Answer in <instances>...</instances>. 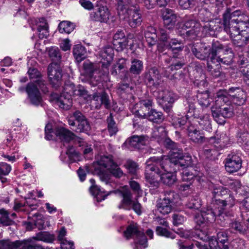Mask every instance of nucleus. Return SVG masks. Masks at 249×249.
I'll list each match as a JSON object with an SVG mask.
<instances>
[{
    "mask_svg": "<svg viewBox=\"0 0 249 249\" xmlns=\"http://www.w3.org/2000/svg\"><path fill=\"white\" fill-rule=\"evenodd\" d=\"M181 165L176 161H172L171 158L165 156L149 158L146 162L145 178L146 181L154 187H158L159 182L156 174L159 176L165 171H174L176 173L180 170Z\"/></svg>",
    "mask_w": 249,
    "mask_h": 249,
    "instance_id": "obj_1",
    "label": "nucleus"
},
{
    "mask_svg": "<svg viewBox=\"0 0 249 249\" xmlns=\"http://www.w3.org/2000/svg\"><path fill=\"white\" fill-rule=\"evenodd\" d=\"M216 93L214 105L211 107L212 115L214 120L220 124H224L226 119L231 118L234 115L239 117L242 116L243 108L242 107L234 108L233 105L229 101L225 95Z\"/></svg>",
    "mask_w": 249,
    "mask_h": 249,
    "instance_id": "obj_2",
    "label": "nucleus"
},
{
    "mask_svg": "<svg viewBox=\"0 0 249 249\" xmlns=\"http://www.w3.org/2000/svg\"><path fill=\"white\" fill-rule=\"evenodd\" d=\"M75 95L83 97L84 99H91L95 102L96 109L101 108L102 105L104 106L106 108H109L110 107V103L109 97L106 90L104 88H99L95 91L92 97L89 94L88 91L84 87L78 86L76 88L75 92Z\"/></svg>",
    "mask_w": 249,
    "mask_h": 249,
    "instance_id": "obj_3",
    "label": "nucleus"
},
{
    "mask_svg": "<svg viewBox=\"0 0 249 249\" xmlns=\"http://www.w3.org/2000/svg\"><path fill=\"white\" fill-rule=\"evenodd\" d=\"M213 53L211 61L215 60L217 63L230 65L233 62L234 53L232 49L228 45L225 46L216 41L213 42Z\"/></svg>",
    "mask_w": 249,
    "mask_h": 249,
    "instance_id": "obj_4",
    "label": "nucleus"
},
{
    "mask_svg": "<svg viewBox=\"0 0 249 249\" xmlns=\"http://www.w3.org/2000/svg\"><path fill=\"white\" fill-rule=\"evenodd\" d=\"M247 20L249 19L241 11L231 12V9L227 8L222 15L221 25L224 30L239 29Z\"/></svg>",
    "mask_w": 249,
    "mask_h": 249,
    "instance_id": "obj_5",
    "label": "nucleus"
},
{
    "mask_svg": "<svg viewBox=\"0 0 249 249\" xmlns=\"http://www.w3.org/2000/svg\"><path fill=\"white\" fill-rule=\"evenodd\" d=\"M164 145L166 148L170 149L168 157L174 162L176 161L181 168H187L192 164V159L191 156L184 154L182 150L178 148L176 143L170 139H166Z\"/></svg>",
    "mask_w": 249,
    "mask_h": 249,
    "instance_id": "obj_6",
    "label": "nucleus"
},
{
    "mask_svg": "<svg viewBox=\"0 0 249 249\" xmlns=\"http://www.w3.org/2000/svg\"><path fill=\"white\" fill-rule=\"evenodd\" d=\"M93 166L92 174L98 176L102 181L107 184L109 181L110 175L105 169L109 170L112 167H117V164L113 161L112 156L109 155L102 156L100 159L97 161V164Z\"/></svg>",
    "mask_w": 249,
    "mask_h": 249,
    "instance_id": "obj_7",
    "label": "nucleus"
},
{
    "mask_svg": "<svg viewBox=\"0 0 249 249\" xmlns=\"http://www.w3.org/2000/svg\"><path fill=\"white\" fill-rule=\"evenodd\" d=\"M118 192L123 197L120 204L118 206L119 209L130 211L133 210L138 215L142 214V207L141 204L136 199H133V195L130 189L124 187L122 190H118Z\"/></svg>",
    "mask_w": 249,
    "mask_h": 249,
    "instance_id": "obj_8",
    "label": "nucleus"
},
{
    "mask_svg": "<svg viewBox=\"0 0 249 249\" xmlns=\"http://www.w3.org/2000/svg\"><path fill=\"white\" fill-rule=\"evenodd\" d=\"M217 219L215 223V228L221 230L226 227V223L222 220H218L217 213L212 209H208L205 211H202L200 213H196L194 216V221L197 225L204 227L214 220L215 217Z\"/></svg>",
    "mask_w": 249,
    "mask_h": 249,
    "instance_id": "obj_9",
    "label": "nucleus"
},
{
    "mask_svg": "<svg viewBox=\"0 0 249 249\" xmlns=\"http://www.w3.org/2000/svg\"><path fill=\"white\" fill-rule=\"evenodd\" d=\"M217 92L222 96L225 95L229 102L238 106L245 104L247 100V92L239 87H231L228 90H219Z\"/></svg>",
    "mask_w": 249,
    "mask_h": 249,
    "instance_id": "obj_10",
    "label": "nucleus"
},
{
    "mask_svg": "<svg viewBox=\"0 0 249 249\" xmlns=\"http://www.w3.org/2000/svg\"><path fill=\"white\" fill-rule=\"evenodd\" d=\"M201 25L195 20H189L181 24L178 27V34L183 38H194L201 30Z\"/></svg>",
    "mask_w": 249,
    "mask_h": 249,
    "instance_id": "obj_11",
    "label": "nucleus"
},
{
    "mask_svg": "<svg viewBox=\"0 0 249 249\" xmlns=\"http://www.w3.org/2000/svg\"><path fill=\"white\" fill-rule=\"evenodd\" d=\"M111 75L114 76L119 75L120 78L124 82H130L131 77L129 76V72L127 69V60L121 58L112 66L110 70Z\"/></svg>",
    "mask_w": 249,
    "mask_h": 249,
    "instance_id": "obj_12",
    "label": "nucleus"
},
{
    "mask_svg": "<svg viewBox=\"0 0 249 249\" xmlns=\"http://www.w3.org/2000/svg\"><path fill=\"white\" fill-rule=\"evenodd\" d=\"M191 51L195 57L200 60H206L211 58L213 53V43L211 47L204 42L194 44L191 47Z\"/></svg>",
    "mask_w": 249,
    "mask_h": 249,
    "instance_id": "obj_13",
    "label": "nucleus"
},
{
    "mask_svg": "<svg viewBox=\"0 0 249 249\" xmlns=\"http://www.w3.org/2000/svg\"><path fill=\"white\" fill-rule=\"evenodd\" d=\"M143 81L149 88L158 89L162 83L160 72L156 67L147 70L143 74Z\"/></svg>",
    "mask_w": 249,
    "mask_h": 249,
    "instance_id": "obj_14",
    "label": "nucleus"
},
{
    "mask_svg": "<svg viewBox=\"0 0 249 249\" xmlns=\"http://www.w3.org/2000/svg\"><path fill=\"white\" fill-rule=\"evenodd\" d=\"M137 0H116V7L120 18L128 19L131 11L136 10Z\"/></svg>",
    "mask_w": 249,
    "mask_h": 249,
    "instance_id": "obj_15",
    "label": "nucleus"
},
{
    "mask_svg": "<svg viewBox=\"0 0 249 249\" xmlns=\"http://www.w3.org/2000/svg\"><path fill=\"white\" fill-rule=\"evenodd\" d=\"M48 75L53 88L56 89L61 86L62 70L59 65L50 64L48 67Z\"/></svg>",
    "mask_w": 249,
    "mask_h": 249,
    "instance_id": "obj_16",
    "label": "nucleus"
},
{
    "mask_svg": "<svg viewBox=\"0 0 249 249\" xmlns=\"http://www.w3.org/2000/svg\"><path fill=\"white\" fill-rule=\"evenodd\" d=\"M210 141L212 144L210 146L205 145L203 148V152L206 158L214 160L220 154L218 151L221 150L223 146L220 144V139H216L215 137L210 138Z\"/></svg>",
    "mask_w": 249,
    "mask_h": 249,
    "instance_id": "obj_17",
    "label": "nucleus"
},
{
    "mask_svg": "<svg viewBox=\"0 0 249 249\" xmlns=\"http://www.w3.org/2000/svg\"><path fill=\"white\" fill-rule=\"evenodd\" d=\"M215 204L218 206V210L215 211L217 213L218 217L217 221L218 220H221L223 214L227 215L226 207L229 206L231 208L235 204V198L231 191L230 190L229 192L225 195V196L222 197Z\"/></svg>",
    "mask_w": 249,
    "mask_h": 249,
    "instance_id": "obj_18",
    "label": "nucleus"
},
{
    "mask_svg": "<svg viewBox=\"0 0 249 249\" xmlns=\"http://www.w3.org/2000/svg\"><path fill=\"white\" fill-rule=\"evenodd\" d=\"M38 87L34 83H29L26 87V92L30 103L35 106H42L43 99Z\"/></svg>",
    "mask_w": 249,
    "mask_h": 249,
    "instance_id": "obj_19",
    "label": "nucleus"
},
{
    "mask_svg": "<svg viewBox=\"0 0 249 249\" xmlns=\"http://www.w3.org/2000/svg\"><path fill=\"white\" fill-rule=\"evenodd\" d=\"M160 104L167 113L172 110L173 104L177 99L176 95L171 91L164 90L159 94Z\"/></svg>",
    "mask_w": 249,
    "mask_h": 249,
    "instance_id": "obj_20",
    "label": "nucleus"
},
{
    "mask_svg": "<svg viewBox=\"0 0 249 249\" xmlns=\"http://www.w3.org/2000/svg\"><path fill=\"white\" fill-rule=\"evenodd\" d=\"M90 19L100 23H107L109 17V11L106 6L97 5L93 11L90 14Z\"/></svg>",
    "mask_w": 249,
    "mask_h": 249,
    "instance_id": "obj_21",
    "label": "nucleus"
},
{
    "mask_svg": "<svg viewBox=\"0 0 249 249\" xmlns=\"http://www.w3.org/2000/svg\"><path fill=\"white\" fill-rule=\"evenodd\" d=\"M225 168L229 173L238 171L242 166L241 158L234 154H229L224 160Z\"/></svg>",
    "mask_w": 249,
    "mask_h": 249,
    "instance_id": "obj_22",
    "label": "nucleus"
},
{
    "mask_svg": "<svg viewBox=\"0 0 249 249\" xmlns=\"http://www.w3.org/2000/svg\"><path fill=\"white\" fill-rule=\"evenodd\" d=\"M124 235L127 239L131 237L132 235H136L139 244L143 246L145 248L147 247V238L143 232L141 231L138 230V227L136 225L130 224L126 230L124 232Z\"/></svg>",
    "mask_w": 249,
    "mask_h": 249,
    "instance_id": "obj_23",
    "label": "nucleus"
},
{
    "mask_svg": "<svg viewBox=\"0 0 249 249\" xmlns=\"http://www.w3.org/2000/svg\"><path fill=\"white\" fill-rule=\"evenodd\" d=\"M129 39L123 30H118L114 35L112 44L117 52H122L128 46Z\"/></svg>",
    "mask_w": 249,
    "mask_h": 249,
    "instance_id": "obj_24",
    "label": "nucleus"
},
{
    "mask_svg": "<svg viewBox=\"0 0 249 249\" xmlns=\"http://www.w3.org/2000/svg\"><path fill=\"white\" fill-rule=\"evenodd\" d=\"M239 29H231L224 31L229 35L232 44L235 48L242 50L248 44L239 35Z\"/></svg>",
    "mask_w": 249,
    "mask_h": 249,
    "instance_id": "obj_25",
    "label": "nucleus"
},
{
    "mask_svg": "<svg viewBox=\"0 0 249 249\" xmlns=\"http://www.w3.org/2000/svg\"><path fill=\"white\" fill-rule=\"evenodd\" d=\"M30 79L33 81L31 83H34L37 85L43 92L47 91V88L45 86V81L43 80L42 75L40 71L36 68H30L28 71Z\"/></svg>",
    "mask_w": 249,
    "mask_h": 249,
    "instance_id": "obj_26",
    "label": "nucleus"
},
{
    "mask_svg": "<svg viewBox=\"0 0 249 249\" xmlns=\"http://www.w3.org/2000/svg\"><path fill=\"white\" fill-rule=\"evenodd\" d=\"M136 113L137 115L141 116L142 118H146L149 121L156 124L161 123L164 119L162 112L155 109H151L147 113L145 112L140 113L139 111H137Z\"/></svg>",
    "mask_w": 249,
    "mask_h": 249,
    "instance_id": "obj_27",
    "label": "nucleus"
},
{
    "mask_svg": "<svg viewBox=\"0 0 249 249\" xmlns=\"http://www.w3.org/2000/svg\"><path fill=\"white\" fill-rule=\"evenodd\" d=\"M161 12L164 26L168 29L172 28L177 20V14L174 11L169 8L162 9Z\"/></svg>",
    "mask_w": 249,
    "mask_h": 249,
    "instance_id": "obj_28",
    "label": "nucleus"
},
{
    "mask_svg": "<svg viewBox=\"0 0 249 249\" xmlns=\"http://www.w3.org/2000/svg\"><path fill=\"white\" fill-rule=\"evenodd\" d=\"M221 23L222 20L213 19L204 22L203 25H201V28H202V32L206 34L213 35L216 31H219L223 28Z\"/></svg>",
    "mask_w": 249,
    "mask_h": 249,
    "instance_id": "obj_29",
    "label": "nucleus"
},
{
    "mask_svg": "<svg viewBox=\"0 0 249 249\" xmlns=\"http://www.w3.org/2000/svg\"><path fill=\"white\" fill-rule=\"evenodd\" d=\"M55 134L59 137L61 141L66 142H69L71 140L79 138L72 131L63 127L57 128L55 130Z\"/></svg>",
    "mask_w": 249,
    "mask_h": 249,
    "instance_id": "obj_30",
    "label": "nucleus"
},
{
    "mask_svg": "<svg viewBox=\"0 0 249 249\" xmlns=\"http://www.w3.org/2000/svg\"><path fill=\"white\" fill-rule=\"evenodd\" d=\"M187 130L188 132V136L193 142L196 143L201 144L205 141L206 138L203 134L197 130L194 126H188Z\"/></svg>",
    "mask_w": 249,
    "mask_h": 249,
    "instance_id": "obj_31",
    "label": "nucleus"
},
{
    "mask_svg": "<svg viewBox=\"0 0 249 249\" xmlns=\"http://www.w3.org/2000/svg\"><path fill=\"white\" fill-rule=\"evenodd\" d=\"M87 119V117L80 111L73 112L68 120V124L71 128H76L79 124L82 123Z\"/></svg>",
    "mask_w": 249,
    "mask_h": 249,
    "instance_id": "obj_32",
    "label": "nucleus"
},
{
    "mask_svg": "<svg viewBox=\"0 0 249 249\" xmlns=\"http://www.w3.org/2000/svg\"><path fill=\"white\" fill-rule=\"evenodd\" d=\"M211 58L207 63V70L210 74L215 78L219 77L223 73L220 71V64L215 60L211 61Z\"/></svg>",
    "mask_w": 249,
    "mask_h": 249,
    "instance_id": "obj_33",
    "label": "nucleus"
},
{
    "mask_svg": "<svg viewBox=\"0 0 249 249\" xmlns=\"http://www.w3.org/2000/svg\"><path fill=\"white\" fill-rule=\"evenodd\" d=\"M143 69V64L142 61L134 58L132 60L131 66L128 72H129V76H131V74L134 76L140 75Z\"/></svg>",
    "mask_w": 249,
    "mask_h": 249,
    "instance_id": "obj_34",
    "label": "nucleus"
},
{
    "mask_svg": "<svg viewBox=\"0 0 249 249\" xmlns=\"http://www.w3.org/2000/svg\"><path fill=\"white\" fill-rule=\"evenodd\" d=\"M135 9L136 10L131 11L128 18H129L131 16V18L129 19V25L134 28L140 25L142 21V15L138 4L136 5Z\"/></svg>",
    "mask_w": 249,
    "mask_h": 249,
    "instance_id": "obj_35",
    "label": "nucleus"
},
{
    "mask_svg": "<svg viewBox=\"0 0 249 249\" xmlns=\"http://www.w3.org/2000/svg\"><path fill=\"white\" fill-rule=\"evenodd\" d=\"M174 171H165L158 176L160 177L161 182L164 185L171 187L177 181L176 176L173 173Z\"/></svg>",
    "mask_w": 249,
    "mask_h": 249,
    "instance_id": "obj_36",
    "label": "nucleus"
},
{
    "mask_svg": "<svg viewBox=\"0 0 249 249\" xmlns=\"http://www.w3.org/2000/svg\"><path fill=\"white\" fill-rule=\"evenodd\" d=\"M198 102L202 107H209L211 101V99L210 98V92L208 90L204 91H197L196 95Z\"/></svg>",
    "mask_w": 249,
    "mask_h": 249,
    "instance_id": "obj_37",
    "label": "nucleus"
},
{
    "mask_svg": "<svg viewBox=\"0 0 249 249\" xmlns=\"http://www.w3.org/2000/svg\"><path fill=\"white\" fill-rule=\"evenodd\" d=\"M144 36L149 47L156 44L158 36L156 28L152 26H148L144 33Z\"/></svg>",
    "mask_w": 249,
    "mask_h": 249,
    "instance_id": "obj_38",
    "label": "nucleus"
},
{
    "mask_svg": "<svg viewBox=\"0 0 249 249\" xmlns=\"http://www.w3.org/2000/svg\"><path fill=\"white\" fill-rule=\"evenodd\" d=\"M59 107L65 110H68L72 106L71 96L68 93L62 92L57 100Z\"/></svg>",
    "mask_w": 249,
    "mask_h": 249,
    "instance_id": "obj_39",
    "label": "nucleus"
},
{
    "mask_svg": "<svg viewBox=\"0 0 249 249\" xmlns=\"http://www.w3.org/2000/svg\"><path fill=\"white\" fill-rule=\"evenodd\" d=\"M114 49L110 46L105 47L100 52V56L105 62H104L107 65H109L113 60L114 55Z\"/></svg>",
    "mask_w": 249,
    "mask_h": 249,
    "instance_id": "obj_40",
    "label": "nucleus"
},
{
    "mask_svg": "<svg viewBox=\"0 0 249 249\" xmlns=\"http://www.w3.org/2000/svg\"><path fill=\"white\" fill-rule=\"evenodd\" d=\"M73 54L77 62H80L87 57L85 48L80 44L74 45L73 48Z\"/></svg>",
    "mask_w": 249,
    "mask_h": 249,
    "instance_id": "obj_41",
    "label": "nucleus"
},
{
    "mask_svg": "<svg viewBox=\"0 0 249 249\" xmlns=\"http://www.w3.org/2000/svg\"><path fill=\"white\" fill-rule=\"evenodd\" d=\"M142 2L146 9L151 10L157 6L165 7L168 3V0H142Z\"/></svg>",
    "mask_w": 249,
    "mask_h": 249,
    "instance_id": "obj_42",
    "label": "nucleus"
},
{
    "mask_svg": "<svg viewBox=\"0 0 249 249\" xmlns=\"http://www.w3.org/2000/svg\"><path fill=\"white\" fill-rule=\"evenodd\" d=\"M146 141H147V137L143 135H134L129 139L128 142L132 147L140 149L141 146L145 145Z\"/></svg>",
    "mask_w": 249,
    "mask_h": 249,
    "instance_id": "obj_43",
    "label": "nucleus"
},
{
    "mask_svg": "<svg viewBox=\"0 0 249 249\" xmlns=\"http://www.w3.org/2000/svg\"><path fill=\"white\" fill-rule=\"evenodd\" d=\"M174 206V204H171V203H169L162 199H160L159 202L157 205L158 210L164 215L171 213Z\"/></svg>",
    "mask_w": 249,
    "mask_h": 249,
    "instance_id": "obj_44",
    "label": "nucleus"
},
{
    "mask_svg": "<svg viewBox=\"0 0 249 249\" xmlns=\"http://www.w3.org/2000/svg\"><path fill=\"white\" fill-rule=\"evenodd\" d=\"M21 241L17 240L11 242L10 240H0V248L1 249H18L20 245H23Z\"/></svg>",
    "mask_w": 249,
    "mask_h": 249,
    "instance_id": "obj_45",
    "label": "nucleus"
},
{
    "mask_svg": "<svg viewBox=\"0 0 249 249\" xmlns=\"http://www.w3.org/2000/svg\"><path fill=\"white\" fill-rule=\"evenodd\" d=\"M107 128L110 136L115 135L118 131L117 124L114 121L112 113H110L107 119Z\"/></svg>",
    "mask_w": 249,
    "mask_h": 249,
    "instance_id": "obj_46",
    "label": "nucleus"
},
{
    "mask_svg": "<svg viewBox=\"0 0 249 249\" xmlns=\"http://www.w3.org/2000/svg\"><path fill=\"white\" fill-rule=\"evenodd\" d=\"M229 191L230 190L222 186L214 188L212 193L213 194L215 204L222 197L225 196V195H226L227 193H229Z\"/></svg>",
    "mask_w": 249,
    "mask_h": 249,
    "instance_id": "obj_47",
    "label": "nucleus"
},
{
    "mask_svg": "<svg viewBox=\"0 0 249 249\" xmlns=\"http://www.w3.org/2000/svg\"><path fill=\"white\" fill-rule=\"evenodd\" d=\"M71 129L76 133H85L89 134L91 127L90 123L87 119L82 123L79 124V125L76 128H71Z\"/></svg>",
    "mask_w": 249,
    "mask_h": 249,
    "instance_id": "obj_48",
    "label": "nucleus"
},
{
    "mask_svg": "<svg viewBox=\"0 0 249 249\" xmlns=\"http://www.w3.org/2000/svg\"><path fill=\"white\" fill-rule=\"evenodd\" d=\"M159 41L162 42H169L172 37L170 29L160 28L159 33Z\"/></svg>",
    "mask_w": 249,
    "mask_h": 249,
    "instance_id": "obj_49",
    "label": "nucleus"
},
{
    "mask_svg": "<svg viewBox=\"0 0 249 249\" xmlns=\"http://www.w3.org/2000/svg\"><path fill=\"white\" fill-rule=\"evenodd\" d=\"M49 55L52 60V63L51 64L59 65L61 62V55L58 49L53 48L50 49Z\"/></svg>",
    "mask_w": 249,
    "mask_h": 249,
    "instance_id": "obj_50",
    "label": "nucleus"
},
{
    "mask_svg": "<svg viewBox=\"0 0 249 249\" xmlns=\"http://www.w3.org/2000/svg\"><path fill=\"white\" fill-rule=\"evenodd\" d=\"M124 167L127 169V173L131 175H136L139 169L138 164L135 161L128 160L124 164Z\"/></svg>",
    "mask_w": 249,
    "mask_h": 249,
    "instance_id": "obj_51",
    "label": "nucleus"
},
{
    "mask_svg": "<svg viewBox=\"0 0 249 249\" xmlns=\"http://www.w3.org/2000/svg\"><path fill=\"white\" fill-rule=\"evenodd\" d=\"M230 228L234 232H238L241 234H245L246 233V229L245 226L240 222L234 220L230 224Z\"/></svg>",
    "mask_w": 249,
    "mask_h": 249,
    "instance_id": "obj_52",
    "label": "nucleus"
},
{
    "mask_svg": "<svg viewBox=\"0 0 249 249\" xmlns=\"http://www.w3.org/2000/svg\"><path fill=\"white\" fill-rule=\"evenodd\" d=\"M74 29V25L70 21H63L58 25V30L61 33L70 34Z\"/></svg>",
    "mask_w": 249,
    "mask_h": 249,
    "instance_id": "obj_53",
    "label": "nucleus"
},
{
    "mask_svg": "<svg viewBox=\"0 0 249 249\" xmlns=\"http://www.w3.org/2000/svg\"><path fill=\"white\" fill-rule=\"evenodd\" d=\"M244 23L238 29L239 35L248 44L249 41V20H246Z\"/></svg>",
    "mask_w": 249,
    "mask_h": 249,
    "instance_id": "obj_54",
    "label": "nucleus"
},
{
    "mask_svg": "<svg viewBox=\"0 0 249 249\" xmlns=\"http://www.w3.org/2000/svg\"><path fill=\"white\" fill-rule=\"evenodd\" d=\"M83 70L86 74L89 76L99 69L96 64L90 62L89 60L85 61L83 64Z\"/></svg>",
    "mask_w": 249,
    "mask_h": 249,
    "instance_id": "obj_55",
    "label": "nucleus"
},
{
    "mask_svg": "<svg viewBox=\"0 0 249 249\" xmlns=\"http://www.w3.org/2000/svg\"><path fill=\"white\" fill-rule=\"evenodd\" d=\"M178 195L173 191H166L164 192L163 197L162 199L174 204L176 203V200L178 198Z\"/></svg>",
    "mask_w": 249,
    "mask_h": 249,
    "instance_id": "obj_56",
    "label": "nucleus"
},
{
    "mask_svg": "<svg viewBox=\"0 0 249 249\" xmlns=\"http://www.w3.org/2000/svg\"><path fill=\"white\" fill-rule=\"evenodd\" d=\"M93 168H94L93 165L89 166L88 165H86L83 168L81 167H79L77 170V174L81 181L85 180L86 176V172L87 173H91L92 174V171L94 170Z\"/></svg>",
    "mask_w": 249,
    "mask_h": 249,
    "instance_id": "obj_57",
    "label": "nucleus"
},
{
    "mask_svg": "<svg viewBox=\"0 0 249 249\" xmlns=\"http://www.w3.org/2000/svg\"><path fill=\"white\" fill-rule=\"evenodd\" d=\"M42 20H43V25H38L37 30L38 32V37L40 38H46L47 36L49 35L48 32V24L46 22L45 18H42Z\"/></svg>",
    "mask_w": 249,
    "mask_h": 249,
    "instance_id": "obj_58",
    "label": "nucleus"
},
{
    "mask_svg": "<svg viewBox=\"0 0 249 249\" xmlns=\"http://www.w3.org/2000/svg\"><path fill=\"white\" fill-rule=\"evenodd\" d=\"M171 44L169 42H160L157 44V51L159 53L163 55L169 54Z\"/></svg>",
    "mask_w": 249,
    "mask_h": 249,
    "instance_id": "obj_59",
    "label": "nucleus"
},
{
    "mask_svg": "<svg viewBox=\"0 0 249 249\" xmlns=\"http://www.w3.org/2000/svg\"><path fill=\"white\" fill-rule=\"evenodd\" d=\"M90 182L92 184V185L90 188V192L93 196H96L97 201H101L102 200L105 199L107 196L105 195L103 196L102 198L100 197V190L97 185H95V180L94 179H90Z\"/></svg>",
    "mask_w": 249,
    "mask_h": 249,
    "instance_id": "obj_60",
    "label": "nucleus"
},
{
    "mask_svg": "<svg viewBox=\"0 0 249 249\" xmlns=\"http://www.w3.org/2000/svg\"><path fill=\"white\" fill-rule=\"evenodd\" d=\"M190 209L198 210L201 206V200L198 197L191 198L185 205Z\"/></svg>",
    "mask_w": 249,
    "mask_h": 249,
    "instance_id": "obj_61",
    "label": "nucleus"
},
{
    "mask_svg": "<svg viewBox=\"0 0 249 249\" xmlns=\"http://www.w3.org/2000/svg\"><path fill=\"white\" fill-rule=\"evenodd\" d=\"M102 73L99 69L90 75L89 77L91 84L93 86H97L102 81Z\"/></svg>",
    "mask_w": 249,
    "mask_h": 249,
    "instance_id": "obj_62",
    "label": "nucleus"
},
{
    "mask_svg": "<svg viewBox=\"0 0 249 249\" xmlns=\"http://www.w3.org/2000/svg\"><path fill=\"white\" fill-rule=\"evenodd\" d=\"M34 225L35 227L39 230H42L44 228V219L43 216L39 213H36L34 215Z\"/></svg>",
    "mask_w": 249,
    "mask_h": 249,
    "instance_id": "obj_63",
    "label": "nucleus"
},
{
    "mask_svg": "<svg viewBox=\"0 0 249 249\" xmlns=\"http://www.w3.org/2000/svg\"><path fill=\"white\" fill-rule=\"evenodd\" d=\"M198 122L203 129L209 130L211 128L209 116L207 115L200 117Z\"/></svg>",
    "mask_w": 249,
    "mask_h": 249,
    "instance_id": "obj_64",
    "label": "nucleus"
}]
</instances>
